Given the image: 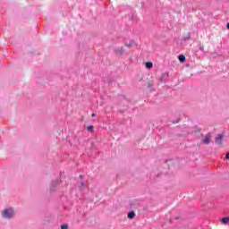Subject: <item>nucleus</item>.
I'll use <instances>...</instances> for the list:
<instances>
[{
    "mask_svg": "<svg viewBox=\"0 0 229 229\" xmlns=\"http://www.w3.org/2000/svg\"><path fill=\"white\" fill-rule=\"evenodd\" d=\"M0 215L2 219H4L5 221H12V219H15L17 211L13 207H7L0 211Z\"/></svg>",
    "mask_w": 229,
    "mask_h": 229,
    "instance_id": "obj_1",
    "label": "nucleus"
},
{
    "mask_svg": "<svg viewBox=\"0 0 229 229\" xmlns=\"http://www.w3.org/2000/svg\"><path fill=\"white\" fill-rule=\"evenodd\" d=\"M57 191H58V178H55L49 182L48 193L50 194V196H53L56 194Z\"/></svg>",
    "mask_w": 229,
    "mask_h": 229,
    "instance_id": "obj_2",
    "label": "nucleus"
},
{
    "mask_svg": "<svg viewBox=\"0 0 229 229\" xmlns=\"http://www.w3.org/2000/svg\"><path fill=\"white\" fill-rule=\"evenodd\" d=\"M223 139H224L223 134H218L215 140L216 144H217L218 146H223Z\"/></svg>",
    "mask_w": 229,
    "mask_h": 229,
    "instance_id": "obj_3",
    "label": "nucleus"
},
{
    "mask_svg": "<svg viewBox=\"0 0 229 229\" xmlns=\"http://www.w3.org/2000/svg\"><path fill=\"white\" fill-rule=\"evenodd\" d=\"M70 144H71V146H75V147L80 146V138L75 136L72 139V140L70 141Z\"/></svg>",
    "mask_w": 229,
    "mask_h": 229,
    "instance_id": "obj_4",
    "label": "nucleus"
},
{
    "mask_svg": "<svg viewBox=\"0 0 229 229\" xmlns=\"http://www.w3.org/2000/svg\"><path fill=\"white\" fill-rule=\"evenodd\" d=\"M210 139H212V135L207 134L204 139L202 140L203 144L208 145L210 144Z\"/></svg>",
    "mask_w": 229,
    "mask_h": 229,
    "instance_id": "obj_5",
    "label": "nucleus"
},
{
    "mask_svg": "<svg viewBox=\"0 0 229 229\" xmlns=\"http://www.w3.org/2000/svg\"><path fill=\"white\" fill-rule=\"evenodd\" d=\"M127 216L129 217V219H133V217H135V211H131Z\"/></svg>",
    "mask_w": 229,
    "mask_h": 229,
    "instance_id": "obj_6",
    "label": "nucleus"
},
{
    "mask_svg": "<svg viewBox=\"0 0 229 229\" xmlns=\"http://www.w3.org/2000/svg\"><path fill=\"white\" fill-rule=\"evenodd\" d=\"M179 62H181V64H183V62H185V55H179Z\"/></svg>",
    "mask_w": 229,
    "mask_h": 229,
    "instance_id": "obj_7",
    "label": "nucleus"
},
{
    "mask_svg": "<svg viewBox=\"0 0 229 229\" xmlns=\"http://www.w3.org/2000/svg\"><path fill=\"white\" fill-rule=\"evenodd\" d=\"M223 225H228L229 223V216L222 218Z\"/></svg>",
    "mask_w": 229,
    "mask_h": 229,
    "instance_id": "obj_8",
    "label": "nucleus"
},
{
    "mask_svg": "<svg viewBox=\"0 0 229 229\" xmlns=\"http://www.w3.org/2000/svg\"><path fill=\"white\" fill-rule=\"evenodd\" d=\"M145 65H146L147 69H151V68L153 67V63H151V62H147V63L145 64Z\"/></svg>",
    "mask_w": 229,
    "mask_h": 229,
    "instance_id": "obj_9",
    "label": "nucleus"
},
{
    "mask_svg": "<svg viewBox=\"0 0 229 229\" xmlns=\"http://www.w3.org/2000/svg\"><path fill=\"white\" fill-rule=\"evenodd\" d=\"M83 187H85V182H81V184H80V186H79V189H80L81 191H83Z\"/></svg>",
    "mask_w": 229,
    "mask_h": 229,
    "instance_id": "obj_10",
    "label": "nucleus"
},
{
    "mask_svg": "<svg viewBox=\"0 0 229 229\" xmlns=\"http://www.w3.org/2000/svg\"><path fill=\"white\" fill-rule=\"evenodd\" d=\"M88 131H94V126L89 125L87 127Z\"/></svg>",
    "mask_w": 229,
    "mask_h": 229,
    "instance_id": "obj_11",
    "label": "nucleus"
},
{
    "mask_svg": "<svg viewBox=\"0 0 229 229\" xmlns=\"http://www.w3.org/2000/svg\"><path fill=\"white\" fill-rule=\"evenodd\" d=\"M61 229H69V225L67 224H64L61 225Z\"/></svg>",
    "mask_w": 229,
    "mask_h": 229,
    "instance_id": "obj_12",
    "label": "nucleus"
},
{
    "mask_svg": "<svg viewBox=\"0 0 229 229\" xmlns=\"http://www.w3.org/2000/svg\"><path fill=\"white\" fill-rule=\"evenodd\" d=\"M225 158L226 160H229V153L226 154Z\"/></svg>",
    "mask_w": 229,
    "mask_h": 229,
    "instance_id": "obj_13",
    "label": "nucleus"
},
{
    "mask_svg": "<svg viewBox=\"0 0 229 229\" xmlns=\"http://www.w3.org/2000/svg\"><path fill=\"white\" fill-rule=\"evenodd\" d=\"M91 117H96V114L93 113V114H91Z\"/></svg>",
    "mask_w": 229,
    "mask_h": 229,
    "instance_id": "obj_14",
    "label": "nucleus"
},
{
    "mask_svg": "<svg viewBox=\"0 0 229 229\" xmlns=\"http://www.w3.org/2000/svg\"><path fill=\"white\" fill-rule=\"evenodd\" d=\"M119 55H123V49L121 50V52L119 53Z\"/></svg>",
    "mask_w": 229,
    "mask_h": 229,
    "instance_id": "obj_15",
    "label": "nucleus"
},
{
    "mask_svg": "<svg viewBox=\"0 0 229 229\" xmlns=\"http://www.w3.org/2000/svg\"><path fill=\"white\" fill-rule=\"evenodd\" d=\"M227 30H229V22L227 23Z\"/></svg>",
    "mask_w": 229,
    "mask_h": 229,
    "instance_id": "obj_16",
    "label": "nucleus"
},
{
    "mask_svg": "<svg viewBox=\"0 0 229 229\" xmlns=\"http://www.w3.org/2000/svg\"><path fill=\"white\" fill-rule=\"evenodd\" d=\"M128 47H131V45H128Z\"/></svg>",
    "mask_w": 229,
    "mask_h": 229,
    "instance_id": "obj_17",
    "label": "nucleus"
},
{
    "mask_svg": "<svg viewBox=\"0 0 229 229\" xmlns=\"http://www.w3.org/2000/svg\"><path fill=\"white\" fill-rule=\"evenodd\" d=\"M80 178H83V175H80Z\"/></svg>",
    "mask_w": 229,
    "mask_h": 229,
    "instance_id": "obj_18",
    "label": "nucleus"
}]
</instances>
